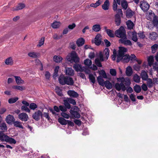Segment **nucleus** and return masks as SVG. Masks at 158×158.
I'll use <instances>...</instances> for the list:
<instances>
[{
    "mask_svg": "<svg viewBox=\"0 0 158 158\" xmlns=\"http://www.w3.org/2000/svg\"><path fill=\"white\" fill-rule=\"evenodd\" d=\"M117 80L118 81L121 82L120 83H116L115 85V88L118 91L121 90L125 91L126 89L125 85L128 86L131 84L130 81L128 78L119 77Z\"/></svg>",
    "mask_w": 158,
    "mask_h": 158,
    "instance_id": "f257e3e1",
    "label": "nucleus"
},
{
    "mask_svg": "<svg viewBox=\"0 0 158 158\" xmlns=\"http://www.w3.org/2000/svg\"><path fill=\"white\" fill-rule=\"evenodd\" d=\"M59 81L60 83L62 85H64L66 84L68 85H72L74 83L73 81L72 78L67 76H64L63 75H61L59 78Z\"/></svg>",
    "mask_w": 158,
    "mask_h": 158,
    "instance_id": "f03ea898",
    "label": "nucleus"
},
{
    "mask_svg": "<svg viewBox=\"0 0 158 158\" xmlns=\"http://www.w3.org/2000/svg\"><path fill=\"white\" fill-rule=\"evenodd\" d=\"M0 140L2 142H5L10 144H15L16 143L15 139L9 137L1 131H0Z\"/></svg>",
    "mask_w": 158,
    "mask_h": 158,
    "instance_id": "7ed1b4c3",
    "label": "nucleus"
},
{
    "mask_svg": "<svg viewBox=\"0 0 158 158\" xmlns=\"http://www.w3.org/2000/svg\"><path fill=\"white\" fill-rule=\"evenodd\" d=\"M66 59L68 61L70 62H77L79 61V59L75 51L72 52L67 56Z\"/></svg>",
    "mask_w": 158,
    "mask_h": 158,
    "instance_id": "20e7f679",
    "label": "nucleus"
},
{
    "mask_svg": "<svg viewBox=\"0 0 158 158\" xmlns=\"http://www.w3.org/2000/svg\"><path fill=\"white\" fill-rule=\"evenodd\" d=\"M115 35L117 37L123 38H126V31L124 28L121 26L118 30L116 31L115 33Z\"/></svg>",
    "mask_w": 158,
    "mask_h": 158,
    "instance_id": "39448f33",
    "label": "nucleus"
},
{
    "mask_svg": "<svg viewBox=\"0 0 158 158\" xmlns=\"http://www.w3.org/2000/svg\"><path fill=\"white\" fill-rule=\"evenodd\" d=\"M127 51V49L123 47H119L118 51V53L117 56V62H119L121 59L122 58V56L124 55L125 52Z\"/></svg>",
    "mask_w": 158,
    "mask_h": 158,
    "instance_id": "423d86ee",
    "label": "nucleus"
},
{
    "mask_svg": "<svg viewBox=\"0 0 158 158\" xmlns=\"http://www.w3.org/2000/svg\"><path fill=\"white\" fill-rule=\"evenodd\" d=\"M32 117L35 120L38 121L40 118H43V112L40 110H38L33 114Z\"/></svg>",
    "mask_w": 158,
    "mask_h": 158,
    "instance_id": "0eeeda50",
    "label": "nucleus"
},
{
    "mask_svg": "<svg viewBox=\"0 0 158 158\" xmlns=\"http://www.w3.org/2000/svg\"><path fill=\"white\" fill-rule=\"evenodd\" d=\"M139 6L144 12H146L148 10L150 5L146 2L144 0H143L142 2H141Z\"/></svg>",
    "mask_w": 158,
    "mask_h": 158,
    "instance_id": "6e6552de",
    "label": "nucleus"
},
{
    "mask_svg": "<svg viewBox=\"0 0 158 158\" xmlns=\"http://www.w3.org/2000/svg\"><path fill=\"white\" fill-rule=\"evenodd\" d=\"M78 108L77 106H74L73 110H71L70 112L71 114L74 117L79 118L80 117V115L78 111Z\"/></svg>",
    "mask_w": 158,
    "mask_h": 158,
    "instance_id": "1a4fd4ad",
    "label": "nucleus"
},
{
    "mask_svg": "<svg viewBox=\"0 0 158 158\" xmlns=\"http://www.w3.org/2000/svg\"><path fill=\"white\" fill-rule=\"evenodd\" d=\"M126 16L128 19L131 18L135 16V13L130 9H127L126 12Z\"/></svg>",
    "mask_w": 158,
    "mask_h": 158,
    "instance_id": "9d476101",
    "label": "nucleus"
},
{
    "mask_svg": "<svg viewBox=\"0 0 158 158\" xmlns=\"http://www.w3.org/2000/svg\"><path fill=\"white\" fill-rule=\"evenodd\" d=\"M18 118L21 120L25 122L27 121L29 119L28 115L26 113L24 112L19 114L18 115Z\"/></svg>",
    "mask_w": 158,
    "mask_h": 158,
    "instance_id": "9b49d317",
    "label": "nucleus"
},
{
    "mask_svg": "<svg viewBox=\"0 0 158 158\" xmlns=\"http://www.w3.org/2000/svg\"><path fill=\"white\" fill-rule=\"evenodd\" d=\"M153 80L154 82H153L151 78H148L146 80L147 85L149 88H151L153 87L155 83H158V81H157V79H153Z\"/></svg>",
    "mask_w": 158,
    "mask_h": 158,
    "instance_id": "f8f14e48",
    "label": "nucleus"
},
{
    "mask_svg": "<svg viewBox=\"0 0 158 158\" xmlns=\"http://www.w3.org/2000/svg\"><path fill=\"white\" fill-rule=\"evenodd\" d=\"M147 17L148 20H157V17L156 16L154 13L151 11L147 14Z\"/></svg>",
    "mask_w": 158,
    "mask_h": 158,
    "instance_id": "ddd939ff",
    "label": "nucleus"
},
{
    "mask_svg": "<svg viewBox=\"0 0 158 158\" xmlns=\"http://www.w3.org/2000/svg\"><path fill=\"white\" fill-rule=\"evenodd\" d=\"M119 41L121 43L123 44L126 45H131L132 44L131 41L129 40H127L126 37V38H121L119 40Z\"/></svg>",
    "mask_w": 158,
    "mask_h": 158,
    "instance_id": "4468645a",
    "label": "nucleus"
},
{
    "mask_svg": "<svg viewBox=\"0 0 158 158\" xmlns=\"http://www.w3.org/2000/svg\"><path fill=\"white\" fill-rule=\"evenodd\" d=\"M5 120L7 123L11 124L15 121V119L12 115L9 114L6 116Z\"/></svg>",
    "mask_w": 158,
    "mask_h": 158,
    "instance_id": "2eb2a0df",
    "label": "nucleus"
},
{
    "mask_svg": "<svg viewBox=\"0 0 158 158\" xmlns=\"http://www.w3.org/2000/svg\"><path fill=\"white\" fill-rule=\"evenodd\" d=\"M123 15V13L122 10L120 9H118L117 11V14L115 15V19L117 20H120Z\"/></svg>",
    "mask_w": 158,
    "mask_h": 158,
    "instance_id": "dca6fc26",
    "label": "nucleus"
},
{
    "mask_svg": "<svg viewBox=\"0 0 158 158\" xmlns=\"http://www.w3.org/2000/svg\"><path fill=\"white\" fill-rule=\"evenodd\" d=\"M68 95L70 97L77 98L78 97V94L74 90H69L67 92Z\"/></svg>",
    "mask_w": 158,
    "mask_h": 158,
    "instance_id": "f3484780",
    "label": "nucleus"
},
{
    "mask_svg": "<svg viewBox=\"0 0 158 158\" xmlns=\"http://www.w3.org/2000/svg\"><path fill=\"white\" fill-rule=\"evenodd\" d=\"M73 67L77 72H82L84 71L81 65L79 64H74Z\"/></svg>",
    "mask_w": 158,
    "mask_h": 158,
    "instance_id": "a211bd4d",
    "label": "nucleus"
},
{
    "mask_svg": "<svg viewBox=\"0 0 158 158\" xmlns=\"http://www.w3.org/2000/svg\"><path fill=\"white\" fill-rule=\"evenodd\" d=\"M65 73L66 75L73 76L74 74V71L71 68H66Z\"/></svg>",
    "mask_w": 158,
    "mask_h": 158,
    "instance_id": "6ab92c4d",
    "label": "nucleus"
},
{
    "mask_svg": "<svg viewBox=\"0 0 158 158\" xmlns=\"http://www.w3.org/2000/svg\"><path fill=\"white\" fill-rule=\"evenodd\" d=\"M110 6V2L108 0H106L102 6V8L104 10L109 9Z\"/></svg>",
    "mask_w": 158,
    "mask_h": 158,
    "instance_id": "aec40b11",
    "label": "nucleus"
},
{
    "mask_svg": "<svg viewBox=\"0 0 158 158\" xmlns=\"http://www.w3.org/2000/svg\"><path fill=\"white\" fill-rule=\"evenodd\" d=\"M101 36L100 35L98 34L95 38V44L97 45H99L101 42Z\"/></svg>",
    "mask_w": 158,
    "mask_h": 158,
    "instance_id": "412c9836",
    "label": "nucleus"
},
{
    "mask_svg": "<svg viewBox=\"0 0 158 158\" xmlns=\"http://www.w3.org/2000/svg\"><path fill=\"white\" fill-rule=\"evenodd\" d=\"M141 77L143 80L146 81L148 79V74L145 71L143 70L141 72Z\"/></svg>",
    "mask_w": 158,
    "mask_h": 158,
    "instance_id": "4be33fe9",
    "label": "nucleus"
},
{
    "mask_svg": "<svg viewBox=\"0 0 158 158\" xmlns=\"http://www.w3.org/2000/svg\"><path fill=\"white\" fill-rule=\"evenodd\" d=\"M122 58L121 59L120 61L123 62H128L130 60V56L129 55H126L122 56Z\"/></svg>",
    "mask_w": 158,
    "mask_h": 158,
    "instance_id": "5701e85b",
    "label": "nucleus"
},
{
    "mask_svg": "<svg viewBox=\"0 0 158 158\" xmlns=\"http://www.w3.org/2000/svg\"><path fill=\"white\" fill-rule=\"evenodd\" d=\"M158 37V35L156 32H152L149 34V38L152 40H155Z\"/></svg>",
    "mask_w": 158,
    "mask_h": 158,
    "instance_id": "b1692460",
    "label": "nucleus"
},
{
    "mask_svg": "<svg viewBox=\"0 0 158 158\" xmlns=\"http://www.w3.org/2000/svg\"><path fill=\"white\" fill-rule=\"evenodd\" d=\"M61 25V23L59 21H55L51 24L52 27L54 29L59 28Z\"/></svg>",
    "mask_w": 158,
    "mask_h": 158,
    "instance_id": "393cba45",
    "label": "nucleus"
},
{
    "mask_svg": "<svg viewBox=\"0 0 158 158\" xmlns=\"http://www.w3.org/2000/svg\"><path fill=\"white\" fill-rule=\"evenodd\" d=\"M5 63L6 65H12L13 64L12 58L10 57L7 58L5 60Z\"/></svg>",
    "mask_w": 158,
    "mask_h": 158,
    "instance_id": "a878e982",
    "label": "nucleus"
},
{
    "mask_svg": "<svg viewBox=\"0 0 158 158\" xmlns=\"http://www.w3.org/2000/svg\"><path fill=\"white\" fill-rule=\"evenodd\" d=\"M63 58L60 56H55L53 57L54 61L56 63H60L62 61Z\"/></svg>",
    "mask_w": 158,
    "mask_h": 158,
    "instance_id": "bb28decb",
    "label": "nucleus"
},
{
    "mask_svg": "<svg viewBox=\"0 0 158 158\" xmlns=\"http://www.w3.org/2000/svg\"><path fill=\"white\" fill-rule=\"evenodd\" d=\"M0 129L3 132H5L7 130V127L5 123H2L0 124Z\"/></svg>",
    "mask_w": 158,
    "mask_h": 158,
    "instance_id": "cd10ccee",
    "label": "nucleus"
},
{
    "mask_svg": "<svg viewBox=\"0 0 158 158\" xmlns=\"http://www.w3.org/2000/svg\"><path fill=\"white\" fill-rule=\"evenodd\" d=\"M104 83V85L107 89H110L112 88L113 87L112 85L109 81H105Z\"/></svg>",
    "mask_w": 158,
    "mask_h": 158,
    "instance_id": "c85d7f7f",
    "label": "nucleus"
},
{
    "mask_svg": "<svg viewBox=\"0 0 158 158\" xmlns=\"http://www.w3.org/2000/svg\"><path fill=\"white\" fill-rule=\"evenodd\" d=\"M28 56L33 58H36L39 55V53L35 52H31L28 54Z\"/></svg>",
    "mask_w": 158,
    "mask_h": 158,
    "instance_id": "c756f323",
    "label": "nucleus"
},
{
    "mask_svg": "<svg viewBox=\"0 0 158 158\" xmlns=\"http://www.w3.org/2000/svg\"><path fill=\"white\" fill-rule=\"evenodd\" d=\"M25 7L24 4L23 3L19 4L16 8L13 9V10H18L23 9Z\"/></svg>",
    "mask_w": 158,
    "mask_h": 158,
    "instance_id": "7c9ffc66",
    "label": "nucleus"
},
{
    "mask_svg": "<svg viewBox=\"0 0 158 158\" xmlns=\"http://www.w3.org/2000/svg\"><path fill=\"white\" fill-rule=\"evenodd\" d=\"M121 6L125 10L127 9L128 4L126 0H122L121 2Z\"/></svg>",
    "mask_w": 158,
    "mask_h": 158,
    "instance_id": "2f4dec72",
    "label": "nucleus"
},
{
    "mask_svg": "<svg viewBox=\"0 0 158 158\" xmlns=\"http://www.w3.org/2000/svg\"><path fill=\"white\" fill-rule=\"evenodd\" d=\"M14 77L15 78V81L17 84H23L24 83V81L22 80L20 77L15 76Z\"/></svg>",
    "mask_w": 158,
    "mask_h": 158,
    "instance_id": "473e14b6",
    "label": "nucleus"
},
{
    "mask_svg": "<svg viewBox=\"0 0 158 158\" xmlns=\"http://www.w3.org/2000/svg\"><path fill=\"white\" fill-rule=\"evenodd\" d=\"M14 126L16 127L19 128L23 129V127L22 125V123L20 122L19 121H14L13 122Z\"/></svg>",
    "mask_w": 158,
    "mask_h": 158,
    "instance_id": "72a5a7b5",
    "label": "nucleus"
},
{
    "mask_svg": "<svg viewBox=\"0 0 158 158\" xmlns=\"http://www.w3.org/2000/svg\"><path fill=\"white\" fill-rule=\"evenodd\" d=\"M132 73V70L131 67L128 66L127 67L126 70V74L127 76H131Z\"/></svg>",
    "mask_w": 158,
    "mask_h": 158,
    "instance_id": "f704fd0d",
    "label": "nucleus"
},
{
    "mask_svg": "<svg viewBox=\"0 0 158 158\" xmlns=\"http://www.w3.org/2000/svg\"><path fill=\"white\" fill-rule=\"evenodd\" d=\"M127 25L128 28L130 29H132L134 25L131 20H128L127 22Z\"/></svg>",
    "mask_w": 158,
    "mask_h": 158,
    "instance_id": "c9c22d12",
    "label": "nucleus"
},
{
    "mask_svg": "<svg viewBox=\"0 0 158 158\" xmlns=\"http://www.w3.org/2000/svg\"><path fill=\"white\" fill-rule=\"evenodd\" d=\"M106 31L108 35L110 37H113L115 35L114 32L111 30L109 29L106 30Z\"/></svg>",
    "mask_w": 158,
    "mask_h": 158,
    "instance_id": "e433bc0d",
    "label": "nucleus"
},
{
    "mask_svg": "<svg viewBox=\"0 0 158 158\" xmlns=\"http://www.w3.org/2000/svg\"><path fill=\"white\" fill-rule=\"evenodd\" d=\"M97 80L99 84L103 86L105 85V81L101 76H98L97 77Z\"/></svg>",
    "mask_w": 158,
    "mask_h": 158,
    "instance_id": "4c0bfd02",
    "label": "nucleus"
},
{
    "mask_svg": "<svg viewBox=\"0 0 158 158\" xmlns=\"http://www.w3.org/2000/svg\"><path fill=\"white\" fill-rule=\"evenodd\" d=\"M84 43V40L82 38L79 39L77 41L76 43L78 46H81Z\"/></svg>",
    "mask_w": 158,
    "mask_h": 158,
    "instance_id": "58836bf2",
    "label": "nucleus"
},
{
    "mask_svg": "<svg viewBox=\"0 0 158 158\" xmlns=\"http://www.w3.org/2000/svg\"><path fill=\"white\" fill-rule=\"evenodd\" d=\"M66 120L63 118H60L58 119V122L62 125H66L67 124V122Z\"/></svg>",
    "mask_w": 158,
    "mask_h": 158,
    "instance_id": "ea45409f",
    "label": "nucleus"
},
{
    "mask_svg": "<svg viewBox=\"0 0 158 158\" xmlns=\"http://www.w3.org/2000/svg\"><path fill=\"white\" fill-rule=\"evenodd\" d=\"M148 63L149 65L150 66H151L153 64V63L154 61L153 57L152 56H150L148 57Z\"/></svg>",
    "mask_w": 158,
    "mask_h": 158,
    "instance_id": "a19ab883",
    "label": "nucleus"
},
{
    "mask_svg": "<svg viewBox=\"0 0 158 158\" xmlns=\"http://www.w3.org/2000/svg\"><path fill=\"white\" fill-rule=\"evenodd\" d=\"M109 50L108 48H106L104 50L103 52V53L106 56V57H105V59L106 60L108 59L109 56Z\"/></svg>",
    "mask_w": 158,
    "mask_h": 158,
    "instance_id": "79ce46f5",
    "label": "nucleus"
},
{
    "mask_svg": "<svg viewBox=\"0 0 158 158\" xmlns=\"http://www.w3.org/2000/svg\"><path fill=\"white\" fill-rule=\"evenodd\" d=\"M101 1L100 0L97 1L95 3H91L90 5L91 7L96 8L99 6L101 3Z\"/></svg>",
    "mask_w": 158,
    "mask_h": 158,
    "instance_id": "37998d69",
    "label": "nucleus"
},
{
    "mask_svg": "<svg viewBox=\"0 0 158 158\" xmlns=\"http://www.w3.org/2000/svg\"><path fill=\"white\" fill-rule=\"evenodd\" d=\"M132 33V40L135 42H137L138 40L137 33L135 31H134Z\"/></svg>",
    "mask_w": 158,
    "mask_h": 158,
    "instance_id": "c03bdc74",
    "label": "nucleus"
},
{
    "mask_svg": "<svg viewBox=\"0 0 158 158\" xmlns=\"http://www.w3.org/2000/svg\"><path fill=\"white\" fill-rule=\"evenodd\" d=\"M134 91L137 93H139L140 92L141 89L140 86L138 85H136L134 87Z\"/></svg>",
    "mask_w": 158,
    "mask_h": 158,
    "instance_id": "a18cd8bd",
    "label": "nucleus"
},
{
    "mask_svg": "<svg viewBox=\"0 0 158 158\" xmlns=\"http://www.w3.org/2000/svg\"><path fill=\"white\" fill-rule=\"evenodd\" d=\"M84 64L86 66L89 67L91 65L92 62L90 60L88 59H87L84 60Z\"/></svg>",
    "mask_w": 158,
    "mask_h": 158,
    "instance_id": "49530a36",
    "label": "nucleus"
},
{
    "mask_svg": "<svg viewBox=\"0 0 158 158\" xmlns=\"http://www.w3.org/2000/svg\"><path fill=\"white\" fill-rule=\"evenodd\" d=\"M158 48V45L155 44L151 47L152 52L153 53L156 52V50Z\"/></svg>",
    "mask_w": 158,
    "mask_h": 158,
    "instance_id": "de8ad7c7",
    "label": "nucleus"
},
{
    "mask_svg": "<svg viewBox=\"0 0 158 158\" xmlns=\"http://www.w3.org/2000/svg\"><path fill=\"white\" fill-rule=\"evenodd\" d=\"M12 88L14 89L19 90L21 91L24 90L25 87L22 86L15 85L12 87Z\"/></svg>",
    "mask_w": 158,
    "mask_h": 158,
    "instance_id": "09e8293b",
    "label": "nucleus"
},
{
    "mask_svg": "<svg viewBox=\"0 0 158 158\" xmlns=\"http://www.w3.org/2000/svg\"><path fill=\"white\" fill-rule=\"evenodd\" d=\"M101 29L100 26L99 25H95L93 26V29L95 31H98Z\"/></svg>",
    "mask_w": 158,
    "mask_h": 158,
    "instance_id": "8fccbe9b",
    "label": "nucleus"
},
{
    "mask_svg": "<svg viewBox=\"0 0 158 158\" xmlns=\"http://www.w3.org/2000/svg\"><path fill=\"white\" fill-rule=\"evenodd\" d=\"M27 106H23L21 108L22 110L26 111L29 113H30L31 111L30 110Z\"/></svg>",
    "mask_w": 158,
    "mask_h": 158,
    "instance_id": "3c124183",
    "label": "nucleus"
},
{
    "mask_svg": "<svg viewBox=\"0 0 158 158\" xmlns=\"http://www.w3.org/2000/svg\"><path fill=\"white\" fill-rule=\"evenodd\" d=\"M59 69V67L58 66L56 67L55 70L53 74V77L54 78H55L57 76H58V72Z\"/></svg>",
    "mask_w": 158,
    "mask_h": 158,
    "instance_id": "603ef678",
    "label": "nucleus"
},
{
    "mask_svg": "<svg viewBox=\"0 0 158 158\" xmlns=\"http://www.w3.org/2000/svg\"><path fill=\"white\" fill-rule=\"evenodd\" d=\"M133 79L135 82L139 83L140 81V77L139 76L136 74L134 76Z\"/></svg>",
    "mask_w": 158,
    "mask_h": 158,
    "instance_id": "864d4df0",
    "label": "nucleus"
},
{
    "mask_svg": "<svg viewBox=\"0 0 158 158\" xmlns=\"http://www.w3.org/2000/svg\"><path fill=\"white\" fill-rule=\"evenodd\" d=\"M55 91L56 93L60 96H61L62 95V91L58 87L56 86L55 88Z\"/></svg>",
    "mask_w": 158,
    "mask_h": 158,
    "instance_id": "5fc2aeb1",
    "label": "nucleus"
},
{
    "mask_svg": "<svg viewBox=\"0 0 158 158\" xmlns=\"http://www.w3.org/2000/svg\"><path fill=\"white\" fill-rule=\"evenodd\" d=\"M18 99V98H10L9 99L8 102L10 104L16 102Z\"/></svg>",
    "mask_w": 158,
    "mask_h": 158,
    "instance_id": "6e6d98bb",
    "label": "nucleus"
},
{
    "mask_svg": "<svg viewBox=\"0 0 158 158\" xmlns=\"http://www.w3.org/2000/svg\"><path fill=\"white\" fill-rule=\"evenodd\" d=\"M37 107L38 106L36 104L33 103H31L30 104L29 106V107L32 110H35V109L37 108Z\"/></svg>",
    "mask_w": 158,
    "mask_h": 158,
    "instance_id": "4d7b16f0",
    "label": "nucleus"
},
{
    "mask_svg": "<svg viewBox=\"0 0 158 158\" xmlns=\"http://www.w3.org/2000/svg\"><path fill=\"white\" fill-rule=\"evenodd\" d=\"M64 104L65 106V107L68 109H69L70 108V105L68 101L66 100H64Z\"/></svg>",
    "mask_w": 158,
    "mask_h": 158,
    "instance_id": "13d9d810",
    "label": "nucleus"
},
{
    "mask_svg": "<svg viewBox=\"0 0 158 158\" xmlns=\"http://www.w3.org/2000/svg\"><path fill=\"white\" fill-rule=\"evenodd\" d=\"M44 38L42 37L39 42V44L37 45V46L39 47H41L42 45L44 43Z\"/></svg>",
    "mask_w": 158,
    "mask_h": 158,
    "instance_id": "bf43d9fd",
    "label": "nucleus"
},
{
    "mask_svg": "<svg viewBox=\"0 0 158 158\" xmlns=\"http://www.w3.org/2000/svg\"><path fill=\"white\" fill-rule=\"evenodd\" d=\"M118 5L117 3L116 2V0H114L113 5V8L114 11H115L117 10Z\"/></svg>",
    "mask_w": 158,
    "mask_h": 158,
    "instance_id": "052dcab7",
    "label": "nucleus"
},
{
    "mask_svg": "<svg viewBox=\"0 0 158 158\" xmlns=\"http://www.w3.org/2000/svg\"><path fill=\"white\" fill-rule=\"evenodd\" d=\"M61 115L64 118L68 119L70 117L69 115L65 112H62L61 113Z\"/></svg>",
    "mask_w": 158,
    "mask_h": 158,
    "instance_id": "680f3d73",
    "label": "nucleus"
},
{
    "mask_svg": "<svg viewBox=\"0 0 158 158\" xmlns=\"http://www.w3.org/2000/svg\"><path fill=\"white\" fill-rule=\"evenodd\" d=\"M89 79L93 83H94L95 82V78L94 77V75L92 74H90L89 75Z\"/></svg>",
    "mask_w": 158,
    "mask_h": 158,
    "instance_id": "e2e57ef3",
    "label": "nucleus"
},
{
    "mask_svg": "<svg viewBox=\"0 0 158 158\" xmlns=\"http://www.w3.org/2000/svg\"><path fill=\"white\" fill-rule=\"evenodd\" d=\"M130 99L133 102H135L136 101L135 95L133 94H130L129 95Z\"/></svg>",
    "mask_w": 158,
    "mask_h": 158,
    "instance_id": "0e129e2a",
    "label": "nucleus"
},
{
    "mask_svg": "<svg viewBox=\"0 0 158 158\" xmlns=\"http://www.w3.org/2000/svg\"><path fill=\"white\" fill-rule=\"evenodd\" d=\"M95 64L99 67H101L102 65L98 59H96L95 60Z\"/></svg>",
    "mask_w": 158,
    "mask_h": 158,
    "instance_id": "69168bd1",
    "label": "nucleus"
},
{
    "mask_svg": "<svg viewBox=\"0 0 158 158\" xmlns=\"http://www.w3.org/2000/svg\"><path fill=\"white\" fill-rule=\"evenodd\" d=\"M44 116L47 118L48 120H49L50 119V117L48 113L44 112L43 113V117Z\"/></svg>",
    "mask_w": 158,
    "mask_h": 158,
    "instance_id": "338daca9",
    "label": "nucleus"
},
{
    "mask_svg": "<svg viewBox=\"0 0 158 158\" xmlns=\"http://www.w3.org/2000/svg\"><path fill=\"white\" fill-rule=\"evenodd\" d=\"M59 109L62 112H65L67 111V108L61 105L59 106Z\"/></svg>",
    "mask_w": 158,
    "mask_h": 158,
    "instance_id": "774afa93",
    "label": "nucleus"
}]
</instances>
